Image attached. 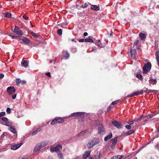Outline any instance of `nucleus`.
<instances>
[{
  "mask_svg": "<svg viewBox=\"0 0 159 159\" xmlns=\"http://www.w3.org/2000/svg\"><path fill=\"white\" fill-rule=\"evenodd\" d=\"M117 101H119V100H118L116 101H113V102H112L111 104L112 105H115L117 103Z\"/></svg>",
  "mask_w": 159,
  "mask_h": 159,
  "instance_id": "obj_53",
  "label": "nucleus"
},
{
  "mask_svg": "<svg viewBox=\"0 0 159 159\" xmlns=\"http://www.w3.org/2000/svg\"><path fill=\"white\" fill-rule=\"evenodd\" d=\"M92 141L93 143V144L95 146L96 145L98 144L99 143V139L98 138L95 137L93 139Z\"/></svg>",
  "mask_w": 159,
  "mask_h": 159,
  "instance_id": "obj_11",
  "label": "nucleus"
},
{
  "mask_svg": "<svg viewBox=\"0 0 159 159\" xmlns=\"http://www.w3.org/2000/svg\"><path fill=\"white\" fill-rule=\"evenodd\" d=\"M22 38L24 39H23V41H24L25 43L27 44H28L30 43V40L28 39L26 37Z\"/></svg>",
  "mask_w": 159,
  "mask_h": 159,
  "instance_id": "obj_32",
  "label": "nucleus"
},
{
  "mask_svg": "<svg viewBox=\"0 0 159 159\" xmlns=\"http://www.w3.org/2000/svg\"><path fill=\"white\" fill-rule=\"evenodd\" d=\"M57 34L60 36L62 35V30L61 29H59L57 30Z\"/></svg>",
  "mask_w": 159,
  "mask_h": 159,
  "instance_id": "obj_41",
  "label": "nucleus"
},
{
  "mask_svg": "<svg viewBox=\"0 0 159 159\" xmlns=\"http://www.w3.org/2000/svg\"><path fill=\"white\" fill-rule=\"evenodd\" d=\"M149 83L152 85L156 84L157 82L156 79H151L149 80Z\"/></svg>",
  "mask_w": 159,
  "mask_h": 159,
  "instance_id": "obj_22",
  "label": "nucleus"
},
{
  "mask_svg": "<svg viewBox=\"0 0 159 159\" xmlns=\"http://www.w3.org/2000/svg\"><path fill=\"white\" fill-rule=\"evenodd\" d=\"M1 119L3 121L7 122L8 120V119L6 117H4L1 118Z\"/></svg>",
  "mask_w": 159,
  "mask_h": 159,
  "instance_id": "obj_44",
  "label": "nucleus"
},
{
  "mask_svg": "<svg viewBox=\"0 0 159 159\" xmlns=\"http://www.w3.org/2000/svg\"><path fill=\"white\" fill-rule=\"evenodd\" d=\"M4 16L6 18H10L11 16V13L7 12L4 13Z\"/></svg>",
  "mask_w": 159,
  "mask_h": 159,
  "instance_id": "obj_23",
  "label": "nucleus"
},
{
  "mask_svg": "<svg viewBox=\"0 0 159 159\" xmlns=\"http://www.w3.org/2000/svg\"><path fill=\"white\" fill-rule=\"evenodd\" d=\"M94 146V145L92 141H90L88 143L86 144V147L88 148H91Z\"/></svg>",
  "mask_w": 159,
  "mask_h": 159,
  "instance_id": "obj_14",
  "label": "nucleus"
},
{
  "mask_svg": "<svg viewBox=\"0 0 159 159\" xmlns=\"http://www.w3.org/2000/svg\"><path fill=\"white\" fill-rule=\"evenodd\" d=\"M105 132V128L104 126L101 124H99L98 127V132L100 134H103Z\"/></svg>",
  "mask_w": 159,
  "mask_h": 159,
  "instance_id": "obj_10",
  "label": "nucleus"
},
{
  "mask_svg": "<svg viewBox=\"0 0 159 159\" xmlns=\"http://www.w3.org/2000/svg\"><path fill=\"white\" fill-rule=\"evenodd\" d=\"M122 157L120 155L115 156L113 157L111 159H121Z\"/></svg>",
  "mask_w": 159,
  "mask_h": 159,
  "instance_id": "obj_34",
  "label": "nucleus"
},
{
  "mask_svg": "<svg viewBox=\"0 0 159 159\" xmlns=\"http://www.w3.org/2000/svg\"><path fill=\"white\" fill-rule=\"evenodd\" d=\"M140 43L139 40H136L134 42L133 46V48H136L137 49H139L141 46L140 44Z\"/></svg>",
  "mask_w": 159,
  "mask_h": 159,
  "instance_id": "obj_8",
  "label": "nucleus"
},
{
  "mask_svg": "<svg viewBox=\"0 0 159 159\" xmlns=\"http://www.w3.org/2000/svg\"><path fill=\"white\" fill-rule=\"evenodd\" d=\"M87 132V130H85L80 132L79 134L77 135V137H80L82 136H83Z\"/></svg>",
  "mask_w": 159,
  "mask_h": 159,
  "instance_id": "obj_21",
  "label": "nucleus"
},
{
  "mask_svg": "<svg viewBox=\"0 0 159 159\" xmlns=\"http://www.w3.org/2000/svg\"><path fill=\"white\" fill-rule=\"evenodd\" d=\"M90 8L94 11H98L99 10L100 8L99 6H98L96 5H92L90 7Z\"/></svg>",
  "mask_w": 159,
  "mask_h": 159,
  "instance_id": "obj_16",
  "label": "nucleus"
},
{
  "mask_svg": "<svg viewBox=\"0 0 159 159\" xmlns=\"http://www.w3.org/2000/svg\"><path fill=\"white\" fill-rule=\"evenodd\" d=\"M71 115L76 117H80L83 118L84 117V112H77L72 113Z\"/></svg>",
  "mask_w": 159,
  "mask_h": 159,
  "instance_id": "obj_2",
  "label": "nucleus"
},
{
  "mask_svg": "<svg viewBox=\"0 0 159 159\" xmlns=\"http://www.w3.org/2000/svg\"><path fill=\"white\" fill-rule=\"evenodd\" d=\"M91 152V151L85 152L84 153L83 155V158L84 159L86 158L90 155Z\"/></svg>",
  "mask_w": 159,
  "mask_h": 159,
  "instance_id": "obj_15",
  "label": "nucleus"
},
{
  "mask_svg": "<svg viewBox=\"0 0 159 159\" xmlns=\"http://www.w3.org/2000/svg\"><path fill=\"white\" fill-rule=\"evenodd\" d=\"M57 124V123L56 119H54L51 122V124L52 125H53Z\"/></svg>",
  "mask_w": 159,
  "mask_h": 159,
  "instance_id": "obj_38",
  "label": "nucleus"
},
{
  "mask_svg": "<svg viewBox=\"0 0 159 159\" xmlns=\"http://www.w3.org/2000/svg\"><path fill=\"white\" fill-rule=\"evenodd\" d=\"M143 93V90H141V91L135 92L133 93H132V95L133 96H136L139 94H142Z\"/></svg>",
  "mask_w": 159,
  "mask_h": 159,
  "instance_id": "obj_17",
  "label": "nucleus"
},
{
  "mask_svg": "<svg viewBox=\"0 0 159 159\" xmlns=\"http://www.w3.org/2000/svg\"><path fill=\"white\" fill-rule=\"evenodd\" d=\"M11 30L14 33L19 35L20 36L22 34V31L17 26H16L14 30H13V29H12Z\"/></svg>",
  "mask_w": 159,
  "mask_h": 159,
  "instance_id": "obj_7",
  "label": "nucleus"
},
{
  "mask_svg": "<svg viewBox=\"0 0 159 159\" xmlns=\"http://www.w3.org/2000/svg\"><path fill=\"white\" fill-rule=\"evenodd\" d=\"M5 112H2L0 113V117L5 115Z\"/></svg>",
  "mask_w": 159,
  "mask_h": 159,
  "instance_id": "obj_51",
  "label": "nucleus"
},
{
  "mask_svg": "<svg viewBox=\"0 0 159 159\" xmlns=\"http://www.w3.org/2000/svg\"><path fill=\"white\" fill-rule=\"evenodd\" d=\"M35 45L34 44V42H31L30 44V47L31 48H32L33 47H35Z\"/></svg>",
  "mask_w": 159,
  "mask_h": 159,
  "instance_id": "obj_50",
  "label": "nucleus"
},
{
  "mask_svg": "<svg viewBox=\"0 0 159 159\" xmlns=\"http://www.w3.org/2000/svg\"><path fill=\"white\" fill-rule=\"evenodd\" d=\"M22 144L20 143L19 144H17L16 145H13L11 147V149L13 150H16L20 148Z\"/></svg>",
  "mask_w": 159,
  "mask_h": 159,
  "instance_id": "obj_19",
  "label": "nucleus"
},
{
  "mask_svg": "<svg viewBox=\"0 0 159 159\" xmlns=\"http://www.w3.org/2000/svg\"><path fill=\"white\" fill-rule=\"evenodd\" d=\"M62 148V145L61 144H57L55 148H50V151L52 152H57L59 150L61 149Z\"/></svg>",
  "mask_w": 159,
  "mask_h": 159,
  "instance_id": "obj_3",
  "label": "nucleus"
},
{
  "mask_svg": "<svg viewBox=\"0 0 159 159\" xmlns=\"http://www.w3.org/2000/svg\"><path fill=\"white\" fill-rule=\"evenodd\" d=\"M22 38H25V37L22 36L20 37L19 38H18V40L23 41V39H23Z\"/></svg>",
  "mask_w": 159,
  "mask_h": 159,
  "instance_id": "obj_55",
  "label": "nucleus"
},
{
  "mask_svg": "<svg viewBox=\"0 0 159 159\" xmlns=\"http://www.w3.org/2000/svg\"><path fill=\"white\" fill-rule=\"evenodd\" d=\"M117 136L115 137L114 139H111V144L113 145H116L117 142Z\"/></svg>",
  "mask_w": 159,
  "mask_h": 159,
  "instance_id": "obj_12",
  "label": "nucleus"
},
{
  "mask_svg": "<svg viewBox=\"0 0 159 159\" xmlns=\"http://www.w3.org/2000/svg\"><path fill=\"white\" fill-rule=\"evenodd\" d=\"M21 83L23 84H25L26 83V82L24 80H21Z\"/></svg>",
  "mask_w": 159,
  "mask_h": 159,
  "instance_id": "obj_59",
  "label": "nucleus"
},
{
  "mask_svg": "<svg viewBox=\"0 0 159 159\" xmlns=\"http://www.w3.org/2000/svg\"><path fill=\"white\" fill-rule=\"evenodd\" d=\"M5 125L7 126L11 127L12 125V124L10 122H6L5 124Z\"/></svg>",
  "mask_w": 159,
  "mask_h": 159,
  "instance_id": "obj_40",
  "label": "nucleus"
},
{
  "mask_svg": "<svg viewBox=\"0 0 159 159\" xmlns=\"http://www.w3.org/2000/svg\"><path fill=\"white\" fill-rule=\"evenodd\" d=\"M134 131H135L133 130H129L126 133L125 135L128 136L131 134H133L134 132Z\"/></svg>",
  "mask_w": 159,
  "mask_h": 159,
  "instance_id": "obj_28",
  "label": "nucleus"
},
{
  "mask_svg": "<svg viewBox=\"0 0 159 159\" xmlns=\"http://www.w3.org/2000/svg\"><path fill=\"white\" fill-rule=\"evenodd\" d=\"M111 107V106H109V107H108V108H107V111H108L110 110Z\"/></svg>",
  "mask_w": 159,
  "mask_h": 159,
  "instance_id": "obj_63",
  "label": "nucleus"
},
{
  "mask_svg": "<svg viewBox=\"0 0 159 159\" xmlns=\"http://www.w3.org/2000/svg\"><path fill=\"white\" fill-rule=\"evenodd\" d=\"M58 155L59 159H64L62 153L60 151L59 152Z\"/></svg>",
  "mask_w": 159,
  "mask_h": 159,
  "instance_id": "obj_36",
  "label": "nucleus"
},
{
  "mask_svg": "<svg viewBox=\"0 0 159 159\" xmlns=\"http://www.w3.org/2000/svg\"><path fill=\"white\" fill-rule=\"evenodd\" d=\"M125 127L126 129H129L131 128V127L130 125H126L125 126Z\"/></svg>",
  "mask_w": 159,
  "mask_h": 159,
  "instance_id": "obj_48",
  "label": "nucleus"
},
{
  "mask_svg": "<svg viewBox=\"0 0 159 159\" xmlns=\"http://www.w3.org/2000/svg\"><path fill=\"white\" fill-rule=\"evenodd\" d=\"M30 32L31 33L32 35L35 38H38L39 37H40L38 35L35 33L34 32L30 30Z\"/></svg>",
  "mask_w": 159,
  "mask_h": 159,
  "instance_id": "obj_27",
  "label": "nucleus"
},
{
  "mask_svg": "<svg viewBox=\"0 0 159 159\" xmlns=\"http://www.w3.org/2000/svg\"><path fill=\"white\" fill-rule=\"evenodd\" d=\"M16 84L17 85H18L19 84H20V83H21V80L19 78L17 79H16Z\"/></svg>",
  "mask_w": 159,
  "mask_h": 159,
  "instance_id": "obj_39",
  "label": "nucleus"
},
{
  "mask_svg": "<svg viewBox=\"0 0 159 159\" xmlns=\"http://www.w3.org/2000/svg\"><path fill=\"white\" fill-rule=\"evenodd\" d=\"M112 136V134L111 132H110L108 136H107L104 139V140L105 141H107L108 139H110Z\"/></svg>",
  "mask_w": 159,
  "mask_h": 159,
  "instance_id": "obj_18",
  "label": "nucleus"
},
{
  "mask_svg": "<svg viewBox=\"0 0 159 159\" xmlns=\"http://www.w3.org/2000/svg\"><path fill=\"white\" fill-rule=\"evenodd\" d=\"M38 132L36 131H34L32 133V135H34L35 134H36Z\"/></svg>",
  "mask_w": 159,
  "mask_h": 159,
  "instance_id": "obj_62",
  "label": "nucleus"
},
{
  "mask_svg": "<svg viewBox=\"0 0 159 159\" xmlns=\"http://www.w3.org/2000/svg\"><path fill=\"white\" fill-rule=\"evenodd\" d=\"M85 39H80L79 40V41L80 42H84Z\"/></svg>",
  "mask_w": 159,
  "mask_h": 159,
  "instance_id": "obj_57",
  "label": "nucleus"
},
{
  "mask_svg": "<svg viewBox=\"0 0 159 159\" xmlns=\"http://www.w3.org/2000/svg\"><path fill=\"white\" fill-rule=\"evenodd\" d=\"M88 6V4L86 3L82 5L80 7L83 8H85L87 7Z\"/></svg>",
  "mask_w": 159,
  "mask_h": 159,
  "instance_id": "obj_43",
  "label": "nucleus"
},
{
  "mask_svg": "<svg viewBox=\"0 0 159 159\" xmlns=\"http://www.w3.org/2000/svg\"><path fill=\"white\" fill-rule=\"evenodd\" d=\"M143 115L141 116L139 118H135L134 120V121L138 122L139 121H140L141 120H142V118H143Z\"/></svg>",
  "mask_w": 159,
  "mask_h": 159,
  "instance_id": "obj_29",
  "label": "nucleus"
},
{
  "mask_svg": "<svg viewBox=\"0 0 159 159\" xmlns=\"http://www.w3.org/2000/svg\"><path fill=\"white\" fill-rule=\"evenodd\" d=\"M6 111L7 114H10L11 113V109L9 108L8 107L6 110Z\"/></svg>",
  "mask_w": 159,
  "mask_h": 159,
  "instance_id": "obj_47",
  "label": "nucleus"
},
{
  "mask_svg": "<svg viewBox=\"0 0 159 159\" xmlns=\"http://www.w3.org/2000/svg\"><path fill=\"white\" fill-rule=\"evenodd\" d=\"M41 130V128H39L37 129L36 131L38 132L40 131Z\"/></svg>",
  "mask_w": 159,
  "mask_h": 159,
  "instance_id": "obj_64",
  "label": "nucleus"
},
{
  "mask_svg": "<svg viewBox=\"0 0 159 159\" xmlns=\"http://www.w3.org/2000/svg\"><path fill=\"white\" fill-rule=\"evenodd\" d=\"M134 120H132V121L128 120L127 121V123L130 125H132L134 124Z\"/></svg>",
  "mask_w": 159,
  "mask_h": 159,
  "instance_id": "obj_45",
  "label": "nucleus"
},
{
  "mask_svg": "<svg viewBox=\"0 0 159 159\" xmlns=\"http://www.w3.org/2000/svg\"><path fill=\"white\" fill-rule=\"evenodd\" d=\"M8 129L11 132H12L14 134H15L16 133V130L14 126H11L8 128Z\"/></svg>",
  "mask_w": 159,
  "mask_h": 159,
  "instance_id": "obj_20",
  "label": "nucleus"
},
{
  "mask_svg": "<svg viewBox=\"0 0 159 159\" xmlns=\"http://www.w3.org/2000/svg\"><path fill=\"white\" fill-rule=\"evenodd\" d=\"M4 77V75L3 74H0V79Z\"/></svg>",
  "mask_w": 159,
  "mask_h": 159,
  "instance_id": "obj_60",
  "label": "nucleus"
},
{
  "mask_svg": "<svg viewBox=\"0 0 159 159\" xmlns=\"http://www.w3.org/2000/svg\"><path fill=\"white\" fill-rule=\"evenodd\" d=\"M112 123L118 129L121 128L123 126V125L119 121L116 120L112 121Z\"/></svg>",
  "mask_w": 159,
  "mask_h": 159,
  "instance_id": "obj_9",
  "label": "nucleus"
},
{
  "mask_svg": "<svg viewBox=\"0 0 159 159\" xmlns=\"http://www.w3.org/2000/svg\"><path fill=\"white\" fill-rule=\"evenodd\" d=\"M139 36L141 40L144 39L146 38V36L144 34L142 33L139 34Z\"/></svg>",
  "mask_w": 159,
  "mask_h": 159,
  "instance_id": "obj_24",
  "label": "nucleus"
},
{
  "mask_svg": "<svg viewBox=\"0 0 159 159\" xmlns=\"http://www.w3.org/2000/svg\"><path fill=\"white\" fill-rule=\"evenodd\" d=\"M115 146V145H113L112 144H111V145H110L109 148L110 150L112 151L113 150Z\"/></svg>",
  "mask_w": 159,
  "mask_h": 159,
  "instance_id": "obj_42",
  "label": "nucleus"
},
{
  "mask_svg": "<svg viewBox=\"0 0 159 159\" xmlns=\"http://www.w3.org/2000/svg\"><path fill=\"white\" fill-rule=\"evenodd\" d=\"M16 94H15L14 95H13L12 97V99H15V98H16Z\"/></svg>",
  "mask_w": 159,
  "mask_h": 159,
  "instance_id": "obj_61",
  "label": "nucleus"
},
{
  "mask_svg": "<svg viewBox=\"0 0 159 159\" xmlns=\"http://www.w3.org/2000/svg\"><path fill=\"white\" fill-rule=\"evenodd\" d=\"M144 92L146 93H150L152 92V90L150 89H146V90H143Z\"/></svg>",
  "mask_w": 159,
  "mask_h": 159,
  "instance_id": "obj_46",
  "label": "nucleus"
},
{
  "mask_svg": "<svg viewBox=\"0 0 159 159\" xmlns=\"http://www.w3.org/2000/svg\"><path fill=\"white\" fill-rule=\"evenodd\" d=\"M137 54L136 51L135 49H130L129 56L131 58L134 59L136 57Z\"/></svg>",
  "mask_w": 159,
  "mask_h": 159,
  "instance_id": "obj_4",
  "label": "nucleus"
},
{
  "mask_svg": "<svg viewBox=\"0 0 159 159\" xmlns=\"http://www.w3.org/2000/svg\"><path fill=\"white\" fill-rule=\"evenodd\" d=\"M57 124L63 123L64 122V120L63 119L61 118H57Z\"/></svg>",
  "mask_w": 159,
  "mask_h": 159,
  "instance_id": "obj_25",
  "label": "nucleus"
},
{
  "mask_svg": "<svg viewBox=\"0 0 159 159\" xmlns=\"http://www.w3.org/2000/svg\"><path fill=\"white\" fill-rule=\"evenodd\" d=\"M100 157V152H97L95 156L94 159H99Z\"/></svg>",
  "mask_w": 159,
  "mask_h": 159,
  "instance_id": "obj_31",
  "label": "nucleus"
},
{
  "mask_svg": "<svg viewBox=\"0 0 159 159\" xmlns=\"http://www.w3.org/2000/svg\"><path fill=\"white\" fill-rule=\"evenodd\" d=\"M155 55L158 62V65L159 66V51H157Z\"/></svg>",
  "mask_w": 159,
  "mask_h": 159,
  "instance_id": "obj_26",
  "label": "nucleus"
},
{
  "mask_svg": "<svg viewBox=\"0 0 159 159\" xmlns=\"http://www.w3.org/2000/svg\"><path fill=\"white\" fill-rule=\"evenodd\" d=\"M148 119V117H146L145 116H143V117L142 118V119H143V121H147Z\"/></svg>",
  "mask_w": 159,
  "mask_h": 159,
  "instance_id": "obj_54",
  "label": "nucleus"
},
{
  "mask_svg": "<svg viewBox=\"0 0 159 159\" xmlns=\"http://www.w3.org/2000/svg\"><path fill=\"white\" fill-rule=\"evenodd\" d=\"M95 44L98 46L100 47V48H102L104 46H105V44L104 43H103V44L101 42L98 43H95Z\"/></svg>",
  "mask_w": 159,
  "mask_h": 159,
  "instance_id": "obj_30",
  "label": "nucleus"
},
{
  "mask_svg": "<svg viewBox=\"0 0 159 159\" xmlns=\"http://www.w3.org/2000/svg\"><path fill=\"white\" fill-rule=\"evenodd\" d=\"M76 51V49L75 48H72L71 49V52L73 53H75Z\"/></svg>",
  "mask_w": 159,
  "mask_h": 159,
  "instance_id": "obj_52",
  "label": "nucleus"
},
{
  "mask_svg": "<svg viewBox=\"0 0 159 159\" xmlns=\"http://www.w3.org/2000/svg\"><path fill=\"white\" fill-rule=\"evenodd\" d=\"M93 38L92 36H89L88 38L85 39L84 42H87L93 43Z\"/></svg>",
  "mask_w": 159,
  "mask_h": 159,
  "instance_id": "obj_13",
  "label": "nucleus"
},
{
  "mask_svg": "<svg viewBox=\"0 0 159 159\" xmlns=\"http://www.w3.org/2000/svg\"><path fill=\"white\" fill-rule=\"evenodd\" d=\"M46 75L48 77H51V74H50V73L49 72L47 73L46 74Z\"/></svg>",
  "mask_w": 159,
  "mask_h": 159,
  "instance_id": "obj_56",
  "label": "nucleus"
},
{
  "mask_svg": "<svg viewBox=\"0 0 159 159\" xmlns=\"http://www.w3.org/2000/svg\"><path fill=\"white\" fill-rule=\"evenodd\" d=\"M16 89L14 87L10 86L7 88V92L9 95H11L15 93Z\"/></svg>",
  "mask_w": 159,
  "mask_h": 159,
  "instance_id": "obj_5",
  "label": "nucleus"
},
{
  "mask_svg": "<svg viewBox=\"0 0 159 159\" xmlns=\"http://www.w3.org/2000/svg\"><path fill=\"white\" fill-rule=\"evenodd\" d=\"M21 64L25 67H26L28 66V63L26 61H22Z\"/></svg>",
  "mask_w": 159,
  "mask_h": 159,
  "instance_id": "obj_33",
  "label": "nucleus"
},
{
  "mask_svg": "<svg viewBox=\"0 0 159 159\" xmlns=\"http://www.w3.org/2000/svg\"><path fill=\"white\" fill-rule=\"evenodd\" d=\"M46 145L43 143L42 142L40 144H38L35 147L34 149V152H37L39 151L41 148H43Z\"/></svg>",
  "mask_w": 159,
  "mask_h": 159,
  "instance_id": "obj_6",
  "label": "nucleus"
},
{
  "mask_svg": "<svg viewBox=\"0 0 159 159\" xmlns=\"http://www.w3.org/2000/svg\"><path fill=\"white\" fill-rule=\"evenodd\" d=\"M132 94H129L125 98V99L127 98H129L131 97H133Z\"/></svg>",
  "mask_w": 159,
  "mask_h": 159,
  "instance_id": "obj_58",
  "label": "nucleus"
},
{
  "mask_svg": "<svg viewBox=\"0 0 159 159\" xmlns=\"http://www.w3.org/2000/svg\"><path fill=\"white\" fill-rule=\"evenodd\" d=\"M136 77L141 80H142L143 79V78L142 75L139 74H137L136 75Z\"/></svg>",
  "mask_w": 159,
  "mask_h": 159,
  "instance_id": "obj_35",
  "label": "nucleus"
},
{
  "mask_svg": "<svg viewBox=\"0 0 159 159\" xmlns=\"http://www.w3.org/2000/svg\"><path fill=\"white\" fill-rule=\"evenodd\" d=\"M23 18L24 19L26 20H28L29 19V17L26 16L25 15L23 16Z\"/></svg>",
  "mask_w": 159,
  "mask_h": 159,
  "instance_id": "obj_49",
  "label": "nucleus"
},
{
  "mask_svg": "<svg viewBox=\"0 0 159 159\" xmlns=\"http://www.w3.org/2000/svg\"><path fill=\"white\" fill-rule=\"evenodd\" d=\"M70 57V54L67 51H66V54L64 57L66 59H68Z\"/></svg>",
  "mask_w": 159,
  "mask_h": 159,
  "instance_id": "obj_37",
  "label": "nucleus"
},
{
  "mask_svg": "<svg viewBox=\"0 0 159 159\" xmlns=\"http://www.w3.org/2000/svg\"><path fill=\"white\" fill-rule=\"evenodd\" d=\"M151 68V63L149 62L145 64L143 68V74H147L150 70Z\"/></svg>",
  "mask_w": 159,
  "mask_h": 159,
  "instance_id": "obj_1",
  "label": "nucleus"
}]
</instances>
